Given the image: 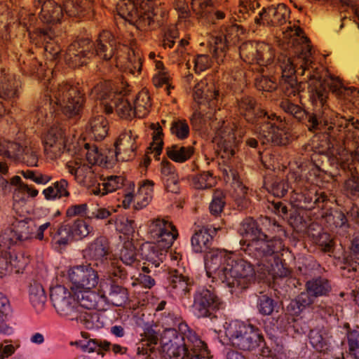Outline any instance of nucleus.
I'll return each instance as SVG.
<instances>
[{"label": "nucleus", "mask_w": 359, "mask_h": 359, "mask_svg": "<svg viewBox=\"0 0 359 359\" xmlns=\"http://www.w3.org/2000/svg\"><path fill=\"white\" fill-rule=\"evenodd\" d=\"M158 341L157 332L152 329L147 330L137 344V353L150 355L155 352V346Z\"/></svg>", "instance_id": "4c0bfd02"}, {"label": "nucleus", "mask_w": 359, "mask_h": 359, "mask_svg": "<svg viewBox=\"0 0 359 359\" xmlns=\"http://www.w3.org/2000/svg\"><path fill=\"white\" fill-rule=\"evenodd\" d=\"M84 97L77 86L62 82L47 87L44 99L36 109L37 121L48 123L53 113L61 111L66 116H79L83 109Z\"/></svg>", "instance_id": "7ed1b4c3"}, {"label": "nucleus", "mask_w": 359, "mask_h": 359, "mask_svg": "<svg viewBox=\"0 0 359 359\" xmlns=\"http://www.w3.org/2000/svg\"><path fill=\"white\" fill-rule=\"evenodd\" d=\"M11 184L17 187L13 194V199L15 201H19L23 199L24 197L20 195L24 193H27L32 197H35L38 194V191L36 189L30 187L27 184L22 182L20 177L19 176L16 175L13 177L11 179Z\"/></svg>", "instance_id": "49530a36"}, {"label": "nucleus", "mask_w": 359, "mask_h": 359, "mask_svg": "<svg viewBox=\"0 0 359 359\" xmlns=\"http://www.w3.org/2000/svg\"><path fill=\"white\" fill-rule=\"evenodd\" d=\"M236 108L240 116L252 125L266 142L276 145L289 143L285 120L273 112L259 107L253 97L242 95L237 99Z\"/></svg>", "instance_id": "f03ea898"}, {"label": "nucleus", "mask_w": 359, "mask_h": 359, "mask_svg": "<svg viewBox=\"0 0 359 359\" xmlns=\"http://www.w3.org/2000/svg\"><path fill=\"white\" fill-rule=\"evenodd\" d=\"M21 81L8 69H0V98L12 100L19 96V88Z\"/></svg>", "instance_id": "412c9836"}, {"label": "nucleus", "mask_w": 359, "mask_h": 359, "mask_svg": "<svg viewBox=\"0 0 359 359\" xmlns=\"http://www.w3.org/2000/svg\"><path fill=\"white\" fill-rule=\"evenodd\" d=\"M168 156L172 161L177 163H183L189 159L194 153L191 147H183L173 144L166 148Z\"/></svg>", "instance_id": "79ce46f5"}, {"label": "nucleus", "mask_w": 359, "mask_h": 359, "mask_svg": "<svg viewBox=\"0 0 359 359\" xmlns=\"http://www.w3.org/2000/svg\"><path fill=\"white\" fill-rule=\"evenodd\" d=\"M29 294L32 306L38 311L42 310L47 297L41 284L36 280H32L29 284Z\"/></svg>", "instance_id": "ea45409f"}, {"label": "nucleus", "mask_w": 359, "mask_h": 359, "mask_svg": "<svg viewBox=\"0 0 359 359\" xmlns=\"http://www.w3.org/2000/svg\"><path fill=\"white\" fill-rule=\"evenodd\" d=\"M100 287V298L113 305L121 306L128 299V291L122 286L114 283L108 284L106 281H102Z\"/></svg>", "instance_id": "5701e85b"}, {"label": "nucleus", "mask_w": 359, "mask_h": 359, "mask_svg": "<svg viewBox=\"0 0 359 359\" xmlns=\"http://www.w3.org/2000/svg\"><path fill=\"white\" fill-rule=\"evenodd\" d=\"M276 303L274 300L267 295H262L259 297L257 302V308L260 313L264 316L272 314L275 310Z\"/></svg>", "instance_id": "338daca9"}, {"label": "nucleus", "mask_w": 359, "mask_h": 359, "mask_svg": "<svg viewBox=\"0 0 359 359\" xmlns=\"http://www.w3.org/2000/svg\"><path fill=\"white\" fill-rule=\"evenodd\" d=\"M170 130L180 140H184L189 135V126L184 119L173 120Z\"/></svg>", "instance_id": "13d9d810"}, {"label": "nucleus", "mask_w": 359, "mask_h": 359, "mask_svg": "<svg viewBox=\"0 0 359 359\" xmlns=\"http://www.w3.org/2000/svg\"><path fill=\"white\" fill-rule=\"evenodd\" d=\"M50 299L57 312L71 318L77 312L78 302L74 295L64 286L56 285L50 290Z\"/></svg>", "instance_id": "dca6fc26"}, {"label": "nucleus", "mask_w": 359, "mask_h": 359, "mask_svg": "<svg viewBox=\"0 0 359 359\" xmlns=\"http://www.w3.org/2000/svg\"><path fill=\"white\" fill-rule=\"evenodd\" d=\"M191 8L198 18H203L205 20L211 17V11H213L212 0H192Z\"/></svg>", "instance_id": "de8ad7c7"}, {"label": "nucleus", "mask_w": 359, "mask_h": 359, "mask_svg": "<svg viewBox=\"0 0 359 359\" xmlns=\"http://www.w3.org/2000/svg\"><path fill=\"white\" fill-rule=\"evenodd\" d=\"M130 91L128 86L121 83V86L114 87L111 81L101 82L93 87L90 96L100 100L107 114L114 110L122 118L130 119L135 116L134 108L126 96Z\"/></svg>", "instance_id": "423d86ee"}, {"label": "nucleus", "mask_w": 359, "mask_h": 359, "mask_svg": "<svg viewBox=\"0 0 359 359\" xmlns=\"http://www.w3.org/2000/svg\"><path fill=\"white\" fill-rule=\"evenodd\" d=\"M217 134L220 136L217 144L222 157L226 158L233 157L236 150V137L233 129L220 128L217 130Z\"/></svg>", "instance_id": "c85d7f7f"}, {"label": "nucleus", "mask_w": 359, "mask_h": 359, "mask_svg": "<svg viewBox=\"0 0 359 359\" xmlns=\"http://www.w3.org/2000/svg\"><path fill=\"white\" fill-rule=\"evenodd\" d=\"M224 270L226 271V278L224 283L229 287L245 289L255 280V270L253 264L244 259L237 258L234 255Z\"/></svg>", "instance_id": "9d476101"}, {"label": "nucleus", "mask_w": 359, "mask_h": 359, "mask_svg": "<svg viewBox=\"0 0 359 359\" xmlns=\"http://www.w3.org/2000/svg\"><path fill=\"white\" fill-rule=\"evenodd\" d=\"M38 36L40 39L46 42L45 50L49 53L53 60L59 58L61 48L58 44L50 42L53 37V33L50 29H39Z\"/></svg>", "instance_id": "c03bdc74"}, {"label": "nucleus", "mask_w": 359, "mask_h": 359, "mask_svg": "<svg viewBox=\"0 0 359 359\" xmlns=\"http://www.w3.org/2000/svg\"><path fill=\"white\" fill-rule=\"evenodd\" d=\"M243 237L241 241V249L252 259L263 265L262 273L269 272V261L276 254L283 250V241L276 237H269L258 226L252 218L244 219L238 229Z\"/></svg>", "instance_id": "20e7f679"}, {"label": "nucleus", "mask_w": 359, "mask_h": 359, "mask_svg": "<svg viewBox=\"0 0 359 359\" xmlns=\"http://www.w3.org/2000/svg\"><path fill=\"white\" fill-rule=\"evenodd\" d=\"M232 255L233 254L216 248L206 252L204 259L207 275L213 278H218L224 283V279L226 278V271L224 269L227 267L229 260Z\"/></svg>", "instance_id": "f3484780"}, {"label": "nucleus", "mask_w": 359, "mask_h": 359, "mask_svg": "<svg viewBox=\"0 0 359 359\" xmlns=\"http://www.w3.org/2000/svg\"><path fill=\"white\" fill-rule=\"evenodd\" d=\"M50 235L52 242L60 246H65L75 238L71 226L65 222L62 223L57 229H50Z\"/></svg>", "instance_id": "f704fd0d"}, {"label": "nucleus", "mask_w": 359, "mask_h": 359, "mask_svg": "<svg viewBox=\"0 0 359 359\" xmlns=\"http://www.w3.org/2000/svg\"><path fill=\"white\" fill-rule=\"evenodd\" d=\"M225 334L233 347L243 351H252L264 341L262 333L257 327L237 321L225 327Z\"/></svg>", "instance_id": "1a4fd4ad"}, {"label": "nucleus", "mask_w": 359, "mask_h": 359, "mask_svg": "<svg viewBox=\"0 0 359 359\" xmlns=\"http://www.w3.org/2000/svg\"><path fill=\"white\" fill-rule=\"evenodd\" d=\"M347 340L349 353L359 359V330L348 331Z\"/></svg>", "instance_id": "774afa93"}, {"label": "nucleus", "mask_w": 359, "mask_h": 359, "mask_svg": "<svg viewBox=\"0 0 359 359\" xmlns=\"http://www.w3.org/2000/svg\"><path fill=\"white\" fill-rule=\"evenodd\" d=\"M118 15L139 29H146L154 22L152 13L144 11L131 0H120L116 4Z\"/></svg>", "instance_id": "ddd939ff"}, {"label": "nucleus", "mask_w": 359, "mask_h": 359, "mask_svg": "<svg viewBox=\"0 0 359 359\" xmlns=\"http://www.w3.org/2000/svg\"><path fill=\"white\" fill-rule=\"evenodd\" d=\"M34 228L24 220L17 221L12 224V227L7 229L1 238L5 241V244L11 245L18 241H27L32 238Z\"/></svg>", "instance_id": "4be33fe9"}, {"label": "nucleus", "mask_w": 359, "mask_h": 359, "mask_svg": "<svg viewBox=\"0 0 359 359\" xmlns=\"http://www.w3.org/2000/svg\"><path fill=\"white\" fill-rule=\"evenodd\" d=\"M165 255L162 252L156 255H154V252H149L147 255V262L144 263V266L142 268V271L144 273H140L136 279L139 284L147 288H151L155 285L154 279L151 276L148 275V273L160 266L161 263L163 262V259Z\"/></svg>", "instance_id": "cd10ccee"}, {"label": "nucleus", "mask_w": 359, "mask_h": 359, "mask_svg": "<svg viewBox=\"0 0 359 359\" xmlns=\"http://www.w3.org/2000/svg\"><path fill=\"white\" fill-rule=\"evenodd\" d=\"M70 320H76L80 322L89 330L98 328L102 324V323L100 322L99 313L93 309L79 310L77 309V312L75 313V316H72Z\"/></svg>", "instance_id": "2f4dec72"}, {"label": "nucleus", "mask_w": 359, "mask_h": 359, "mask_svg": "<svg viewBox=\"0 0 359 359\" xmlns=\"http://www.w3.org/2000/svg\"><path fill=\"white\" fill-rule=\"evenodd\" d=\"M131 131L128 133H124L118 137V140L114 144L115 147V154L117 161H128L130 158V155L128 158H125L121 156V152L123 151L125 153H133L136 149V147L134 146L133 140L131 139Z\"/></svg>", "instance_id": "72a5a7b5"}, {"label": "nucleus", "mask_w": 359, "mask_h": 359, "mask_svg": "<svg viewBox=\"0 0 359 359\" xmlns=\"http://www.w3.org/2000/svg\"><path fill=\"white\" fill-rule=\"evenodd\" d=\"M84 177H79V183L88 187L90 192L99 195L100 194V183L97 182V177L95 173V170L92 169Z\"/></svg>", "instance_id": "5fc2aeb1"}, {"label": "nucleus", "mask_w": 359, "mask_h": 359, "mask_svg": "<svg viewBox=\"0 0 359 359\" xmlns=\"http://www.w3.org/2000/svg\"><path fill=\"white\" fill-rule=\"evenodd\" d=\"M78 302V309L79 310H91L97 306V299L100 293L96 294L92 291V289H79V292H76Z\"/></svg>", "instance_id": "58836bf2"}, {"label": "nucleus", "mask_w": 359, "mask_h": 359, "mask_svg": "<svg viewBox=\"0 0 359 359\" xmlns=\"http://www.w3.org/2000/svg\"><path fill=\"white\" fill-rule=\"evenodd\" d=\"M316 92L320 107L312 113L306 111L300 106L292 103L288 100H282L280 107L298 121L305 124L308 130L312 133L325 130L329 136L332 137L351 126L355 120L353 116L346 117L341 115L327 104L328 93L325 86H321Z\"/></svg>", "instance_id": "f257e3e1"}, {"label": "nucleus", "mask_w": 359, "mask_h": 359, "mask_svg": "<svg viewBox=\"0 0 359 359\" xmlns=\"http://www.w3.org/2000/svg\"><path fill=\"white\" fill-rule=\"evenodd\" d=\"M217 228L203 227L196 231L191 238V245L195 252L205 254L215 248L213 236L216 233Z\"/></svg>", "instance_id": "a878e982"}, {"label": "nucleus", "mask_w": 359, "mask_h": 359, "mask_svg": "<svg viewBox=\"0 0 359 359\" xmlns=\"http://www.w3.org/2000/svg\"><path fill=\"white\" fill-rule=\"evenodd\" d=\"M92 0H81L75 4L74 1L65 4V12L69 17L90 18L92 16Z\"/></svg>", "instance_id": "7c9ffc66"}, {"label": "nucleus", "mask_w": 359, "mask_h": 359, "mask_svg": "<svg viewBox=\"0 0 359 359\" xmlns=\"http://www.w3.org/2000/svg\"><path fill=\"white\" fill-rule=\"evenodd\" d=\"M283 37L287 39H289L288 43H292L294 46L297 44L295 48L294 53L297 55V59L299 62L296 60H292L290 62V67L289 71L292 73H295L298 75L306 76L304 80H308L311 82V84L315 87V96L318 100L317 95V89L319 88L320 82L325 83L327 79H322L316 67H313V52L312 48L309 44V39L303 36V31L299 27L287 26L283 32Z\"/></svg>", "instance_id": "39448f33"}, {"label": "nucleus", "mask_w": 359, "mask_h": 359, "mask_svg": "<svg viewBox=\"0 0 359 359\" xmlns=\"http://www.w3.org/2000/svg\"><path fill=\"white\" fill-rule=\"evenodd\" d=\"M321 86L326 88L328 93L331 91L337 100L344 102H352L357 93L355 88L344 86L337 78L333 76L328 78L325 83L320 81L319 87Z\"/></svg>", "instance_id": "bb28decb"}, {"label": "nucleus", "mask_w": 359, "mask_h": 359, "mask_svg": "<svg viewBox=\"0 0 359 359\" xmlns=\"http://www.w3.org/2000/svg\"><path fill=\"white\" fill-rule=\"evenodd\" d=\"M94 43L89 39H79L72 42L65 54V62L72 68L86 65L94 57Z\"/></svg>", "instance_id": "4468645a"}, {"label": "nucleus", "mask_w": 359, "mask_h": 359, "mask_svg": "<svg viewBox=\"0 0 359 359\" xmlns=\"http://www.w3.org/2000/svg\"><path fill=\"white\" fill-rule=\"evenodd\" d=\"M148 233L154 242L151 252L154 255L166 252L178 237L176 227L165 218H156L151 221Z\"/></svg>", "instance_id": "9b49d317"}, {"label": "nucleus", "mask_w": 359, "mask_h": 359, "mask_svg": "<svg viewBox=\"0 0 359 359\" xmlns=\"http://www.w3.org/2000/svg\"><path fill=\"white\" fill-rule=\"evenodd\" d=\"M204 85L205 83L201 82L194 86L193 97L196 101L201 102V100L204 98L210 102V104L213 105L222 99L223 94L215 86L211 89H208L206 93L204 94L202 90Z\"/></svg>", "instance_id": "e433bc0d"}, {"label": "nucleus", "mask_w": 359, "mask_h": 359, "mask_svg": "<svg viewBox=\"0 0 359 359\" xmlns=\"http://www.w3.org/2000/svg\"><path fill=\"white\" fill-rule=\"evenodd\" d=\"M22 149V147L15 142L7 140L0 142V155L14 161H18Z\"/></svg>", "instance_id": "09e8293b"}, {"label": "nucleus", "mask_w": 359, "mask_h": 359, "mask_svg": "<svg viewBox=\"0 0 359 359\" xmlns=\"http://www.w3.org/2000/svg\"><path fill=\"white\" fill-rule=\"evenodd\" d=\"M68 172L74 176L76 181L79 183V177L86 176V172L93 169L92 165L86 164H81V162L77 161L74 162H69L67 165Z\"/></svg>", "instance_id": "69168bd1"}, {"label": "nucleus", "mask_w": 359, "mask_h": 359, "mask_svg": "<svg viewBox=\"0 0 359 359\" xmlns=\"http://www.w3.org/2000/svg\"><path fill=\"white\" fill-rule=\"evenodd\" d=\"M290 13V11L285 4H279L276 6L263 8L257 15L253 17V20L257 25L278 26L286 22Z\"/></svg>", "instance_id": "aec40b11"}, {"label": "nucleus", "mask_w": 359, "mask_h": 359, "mask_svg": "<svg viewBox=\"0 0 359 359\" xmlns=\"http://www.w3.org/2000/svg\"><path fill=\"white\" fill-rule=\"evenodd\" d=\"M273 59V54L269 46L264 43H260L258 46V53L255 62L260 65H268L272 62Z\"/></svg>", "instance_id": "0e129e2a"}, {"label": "nucleus", "mask_w": 359, "mask_h": 359, "mask_svg": "<svg viewBox=\"0 0 359 359\" xmlns=\"http://www.w3.org/2000/svg\"><path fill=\"white\" fill-rule=\"evenodd\" d=\"M68 277L76 290L93 289L99 282L97 271L91 264L76 265L68 271Z\"/></svg>", "instance_id": "a211bd4d"}, {"label": "nucleus", "mask_w": 359, "mask_h": 359, "mask_svg": "<svg viewBox=\"0 0 359 359\" xmlns=\"http://www.w3.org/2000/svg\"><path fill=\"white\" fill-rule=\"evenodd\" d=\"M34 7L40 9L39 17L46 23L59 22L65 11V6L62 8L52 0H35Z\"/></svg>", "instance_id": "b1692460"}, {"label": "nucleus", "mask_w": 359, "mask_h": 359, "mask_svg": "<svg viewBox=\"0 0 359 359\" xmlns=\"http://www.w3.org/2000/svg\"><path fill=\"white\" fill-rule=\"evenodd\" d=\"M116 41L114 35L109 31L101 32L94 43V56L97 55L104 60H109L114 55Z\"/></svg>", "instance_id": "393cba45"}, {"label": "nucleus", "mask_w": 359, "mask_h": 359, "mask_svg": "<svg viewBox=\"0 0 359 359\" xmlns=\"http://www.w3.org/2000/svg\"><path fill=\"white\" fill-rule=\"evenodd\" d=\"M359 238H355L350 247V254L344 258V264L341 267L344 270H347L348 272L356 271L359 267Z\"/></svg>", "instance_id": "37998d69"}, {"label": "nucleus", "mask_w": 359, "mask_h": 359, "mask_svg": "<svg viewBox=\"0 0 359 359\" xmlns=\"http://www.w3.org/2000/svg\"><path fill=\"white\" fill-rule=\"evenodd\" d=\"M260 44L256 41H245L239 46V55L241 58L247 63L255 62L257 57L258 46Z\"/></svg>", "instance_id": "a18cd8bd"}, {"label": "nucleus", "mask_w": 359, "mask_h": 359, "mask_svg": "<svg viewBox=\"0 0 359 359\" xmlns=\"http://www.w3.org/2000/svg\"><path fill=\"white\" fill-rule=\"evenodd\" d=\"M125 179L122 176H109L100 184V194L104 196L109 192H113L121 189L124 185Z\"/></svg>", "instance_id": "3c124183"}, {"label": "nucleus", "mask_w": 359, "mask_h": 359, "mask_svg": "<svg viewBox=\"0 0 359 359\" xmlns=\"http://www.w3.org/2000/svg\"><path fill=\"white\" fill-rule=\"evenodd\" d=\"M176 327L166 328L161 337V351L164 357L181 358L187 348H192L194 335L186 323L179 322Z\"/></svg>", "instance_id": "6e6552de"}, {"label": "nucleus", "mask_w": 359, "mask_h": 359, "mask_svg": "<svg viewBox=\"0 0 359 359\" xmlns=\"http://www.w3.org/2000/svg\"><path fill=\"white\" fill-rule=\"evenodd\" d=\"M88 131L95 141H101L108 133V121L102 115L93 117L89 121Z\"/></svg>", "instance_id": "473e14b6"}, {"label": "nucleus", "mask_w": 359, "mask_h": 359, "mask_svg": "<svg viewBox=\"0 0 359 359\" xmlns=\"http://www.w3.org/2000/svg\"><path fill=\"white\" fill-rule=\"evenodd\" d=\"M67 126L62 123L53 124L44 137V151L52 159L60 156L65 148Z\"/></svg>", "instance_id": "6ab92c4d"}, {"label": "nucleus", "mask_w": 359, "mask_h": 359, "mask_svg": "<svg viewBox=\"0 0 359 359\" xmlns=\"http://www.w3.org/2000/svg\"><path fill=\"white\" fill-rule=\"evenodd\" d=\"M120 258L123 263L126 265L137 266L139 261L137 259L136 249L131 242H126L121 250Z\"/></svg>", "instance_id": "603ef678"}, {"label": "nucleus", "mask_w": 359, "mask_h": 359, "mask_svg": "<svg viewBox=\"0 0 359 359\" xmlns=\"http://www.w3.org/2000/svg\"><path fill=\"white\" fill-rule=\"evenodd\" d=\"M39 161L37 149L33 146L22 147L18 161L25 163L28 166H37Z\"/></svg>", "instance_id": "6e6d98bb"}, {"label": "nucleus", "mask_w": 359, "mask_h": 359, "mask_svg": "<svg viewBox=\"0 0 359 359\" xmlns=\"http://www.w3.org/2000/svg\"><path fill=\"white\" fill-rule=\"evenodd\" d=\"M168 286L172 289L180 290L182 299H189L191 282L188 277L180 273L177 270H172L167 277Z\"/></svg>", "instance_id": "c756f323"}, {"label": "nucleus", "mask_w": 359, "mask_h": 359, "mask_svg": "<svg viewBox=\"0 0 359 359\" xmlns=\"http://www.w3.org/2000/svg\"><path fill=\"white\" fill-rule=\"evenodd\" d=\"M229 177H231L233 180V198H241L248 196V187L243 184V182L240 180V177L236 172V170L233 169H230Z\"/></svg>", "instance_id": "680f3d73"}, {"label": "nucleus", "mask_w": 359, "mask_h": 359, "mask_svg": "<svg viewBox=\"0 0 359 359\" xmlns=\"http://www.w3.org/2000/svg\"><path fill=\"white\" fill-rule=\"evenodd\" d=\"M226 204V196L223 191L216 189L212 196V202L210 204V211L214 215L220 214Z\"/></svg>", "instance_id": "052dcab7"}, {"label": "nucleus", "mask_w": 359, "mask_h": 359, "mask_svg": "<svg viewBox=\"0 0 359 359\" xmlns=\"http://www.w3.org/2000/svg\"><path fill=\"white\" fill-rule=\"evenodd\" d=\"M151 128L154 130L153 142L150 146V149L154 152V156L157 158L160 156L163 146V130L158 123L152 124Z\"/></svg>", "instance_id": "bf43d9fd"}, {"label": "nucleus", "mask_w": 359, "mask_h": 359, "mask_svg": "<svg viewBox=\"0 0 359 359\" xmlns=\"http://www.w3.org/2000/svg\"><path fill=\"white\" fill-rule=\"evenodd\" d=\"M107 224H115L116 228L124 234L134 232L135 228V221L125 217L116 219L111 217L108 220Z\"/></svg>", "instance_id": "4d7b16f0"}, {"label": "nucleus", "mask_w": 359, "mask_h": 359, "mask_svg": "<svg viewBox=\"0 0 359 359\" xmlns=\"http://www.w3.org/2000/svg\"><path fill=\"white\" fill-rule=\"evenodd\" d=\"M222 34L212 37L210 41V53L219 64L224 61L229 46L236 44L238 39V27L236 25L223 26Z\"/></svg>", "instance_id": "2eb2a0df"}, {"label": "nucleus", "mask_w": 359, "mask_h": 359, "mask_svg": "<svg viewBox=\"0 0 359 359\" xmlns=\"http://www.w3.org/2000/svg\"><path fill=\"white\" fill-rule=\"evenodd\" d=\"M70 226L76 239L86 237L93 231V227L90 225L85 220L80 219L75 220Z\"/></svg>", "instance_id": "e2e57ef3"}, {"label": "nucleus", "mask_w": 359, "mask_h": 359, "mask_svg": "<svg viewBox=\"0 0 359 359\" xmlns=\"http://www.w3.org/2000/svg\"><path fill=\"white\" fill-rule=\"evenodd\" d=\"M193 339L192 348H187L185 351L182 359H203L205 358L207 351L203 346V341L198 339L194 334L191 335Z\"/></svg>", "instance_id": "8fccbe9b"}, {"label": "nucleus", "mask_w": 359, "mask_h": 359, "mask_svg": "<svg viewBox=\"0 0 359 359\" xmlns=\"http://www.w3.org/2000/svg\"><path fill=\"white\" fill-rule=\"evenodd\" d=\"M84 257L110 278L124 279L127 276V271L119 261L111 259L109 241L104 236H100L90 243L84 250Z\"/></svg>", "instance_id": "0eeeda50"}, {"label": "nucleus", "mask_w": 359, "mask_h": 359, "mask_svg": "<svg viewBox=\"0 0 359 359\" xmlns=\"http://www.w3.org/2000/svg\"><path fill=\"white\" fill-rule=\"evenodd\" d=\"M223 307L224 302L212 290L201 288L194 295L192 308L198 318L217 319V313Z\"/></svg>", "instance_id": "f8f14e48"}, {"label": "nucleus", "mask_w": 359, "mask_h": 359, "mask_svg": "<svg viewBox=\"0 0 359 359\" xmlns=\"http://www.w3.org/2000/svg\"><path fill=\"white\" fill-rule=\"evenodd\" d=\"M311 344L318 351L325 352L329 348L328 340L319 330H311L309 334Z\"/></svg>", "instance_id": "864d4df0"}, {"label": "nucleus", "mask_w": 359, "mask_h": 359, "mask_svg": "<svg viewBox=\"0 0 359 359\" xmlns=\"http://www.w3.org/2000/svg\"><path fill=\"white\" fill-rule=\"evenodd\" d=\"M151 103L149 93L146 90L140 91L136 96L134 102V111L135 116L138 118H144L150 110Z\"/></svg>", "instance_id": "a19ab883"}, {"label": "nucleus", "mask_w": 359, "mask_h": 359, "mask_svg": "<svg viewBox=\"0 0 359 359\" xmlns=\"http://www.w3.org/2000/svg\"><path fill=\"white\" fill-rule=\"evenodd\" d=\"M306 287L307 292L315 298L328 295L332 289L330 281L323 277L315 278L307 281Z\"/></svg>", "instance_id": "c9c22d12"}]
</instances>
